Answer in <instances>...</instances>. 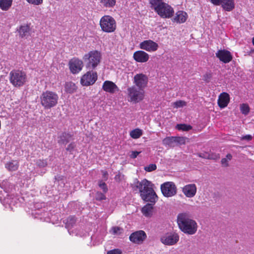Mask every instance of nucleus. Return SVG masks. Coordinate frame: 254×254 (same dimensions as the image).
I'll use <instances>...</instances> for the list:
<instances>
[{
  "label": "nucleus",
  "mask_w": 254,
  "mask_h": 254,
  "mask_svg": "<svg viewBox=\"0 0 254 254\" xmlns=\"http://www.w3.org/2000/svg\"><path fill=\"white\" fill-rule=\"evenodd\" d=\"M250 110V107L247 104H242L240 105V111L245 115H247L249 113Z\"/></svg>",
  "instance_id": "36"
},
{
  "label": "nucleus",
  "mask_w": 254,
  "mask_h": 254,
  "mask_svg": "<svg viewBox=\"0 0 254 254\" xmlns=\"http://www.w3.org/2000/svg\"><path fill=\"white\" fill-rule=\"evenodd\" d=\"M151 7L162 18H170L174 14V8L163 0H150Z\"/></svg>",
  "instance_id": "2"
},
{
  "label": "nucleus",
  "mask_w": 254,
  "mask_h": 254,
  "mask_svg": "<svg viewBox=\"0 0 254 254\" xmlns=\"http://www.w3.org/2000/svg\"><path fill=\"white\" fill-rule=\"evenodd\" d=\"M153 185L151 182L144 179L140 182L137 181L134 187L139 190L141 194V193H145L147 192V191H150V190L153 189Z\"/></svg>",
  "instance_id": "13"
},
{
  "label": "nucleus",
  "mask_w": 254,
  "mask_h": 254,
  "mask_svg": "<svg viewBox=\"0 0 254 254\" xmlns=\"http://www.w3.org/2000/svg\"><path fill=\"white\" fill-rule=\"evenodd\" d=\"M76 147V144L74 142H71L68 145L66 148V150L71 152Z\"/></svg>",
  "instance_id": "45"
},
{
  "label": "nucleus",
  "mask_w": 254,
  "mask_h": 254,
  "mask_svg": "<svg viewBox=\"0 0 254 254\" xmlns=\"http://www.w3.org/2000/svg\"><path fill=\"white\" fill-rule=\"evenodd\" d=\"M36 165L39 168H44L46 167L47 165V161L46 159H38L36 162Z\"/></svg>",
  "instance_id": "37"
},
{
  "label": "nucleus",
  "mask_w": 254,
  "mask_h": 254,
  "mask_svg": "<svg viewBox=\"0 0 254 254\" xmlns=\"http://www.w3.org/2000/svg\"><path fill=\"white\" fill-rule=\"evenodd\" d=\"M112 233L114 235L120 234L122 233L123 229L118 226H115L112 228Z\"/></svg>",
  "instance_id": "42"
},
{
  "label": "nucleus",
  "mask_w": 254,
  "mask_h": 254,
  "mask_svg": "<svg viewBox=\"0 0 254 254\" xmlns=\"http://www.w3.org/2000/svg\"><path fill=\"white\" fill-rule=\"evenodd\" d=\"M140 196L143 200L149 201L152 203H155L158 199V196L153 189L150 190V191H147V192L145 193H141Z\"/></svg>",
  "instance_id": "21"
},
{
  "label": "nucleus",
  "mask_w": 254,
  "mask_h": 254,
  "mask_svg": "<svg viewBox=\"0 0 254 254\" xmlns=\"http://www.w3.org/2000/svg\"><path fill=\"white\" fill-rule=\"evenodd\" d=\"M5 167L10 171H14L17 170L18 164L16 161L9 162L5 164Z\"/></svg>",
  "instance_id": "32"
},
{
  "label": "nucleus",
  "mask_w": 254,
  "mask_h": 254,
  "mask_svg": "<svg viewBox=\"0 0 254 254\" xmlns=\"http://www.w3.org/2000/svg\"><path fill=\"white\" fill-rule=\"evenodd\" d=\"M124 176L122 175L120 173H119L115 177V180L116 181L120 182L124 178Z\"/></svg>",
  "instance_id": "49"
},
{
  "label": "nucleus",
  "mask_w": 254,
  "mask_h": 254,
  "mask_svg": "<svg viewBox=\"0 0 254 254\" xmlns=\"http://www.w3.org/2000/svg\"><path fill=\"white\" fill-rule=\"evenodd\" d=\"M188 17V15L186 12L179 10L175 13V16L171 20L174 23L181 24L185 23Z\"/></svg>",
  "instance_id": "19"
},
{
  "label": "nucleus",
  "mask_w": 254,
  "mask_h": 254,
  "mask_svg": "<svg viewBox=\"0 0 254 254\" xmlns=\"http://www.w3.org/2000/svg\"><path fill=\"white\" fill-rule=\"evenodd\" d=\"M215 5H221L227 11H232L235 8L234 0H210Z\"/></svg>",
  "instance_id": "14"
},
{
  "label": "nucleus",
  "mask_w": 254,
  "mask_h": 254,
  "mask_svg": "<svg viewBox=\"0 0 254 254\" xmlns=\"http://www.w3.org/2000/svg\"><path fill=\"white\" fill-rule=\"evenodd\" d=\"M30 24H24L20 25L17 31L21 38H27L30 36Z\"/></svg>",
  "instance_id": "22"
},
{
  "label": "nucleus",
  "mask_w": 254,
  "mask_h": 254,
  "mask_svg": "<svg viewBox=\"0 0 254 254\" xmlns=\"http://www.w3.org/2000/svg\"><path fill=\"white\" fill-rule=\"evenodd\" d=\"M134 60L138 63H146L149 59V55L144 51H137L133 55Z\"/></svg>",
  "instance_id": "18"
},
{
  "label": "nucleus",
  "mask_w": 254,
  "mask_h": 254,
  "mask_svg": "<svg viewBox=\"0 0 254 254\" xmlns=\"http://www.w3.org/2000/svg\"><path fill=\"white\" fill-rule=\"evenodd\" d=\"M177 223L180 229L185 234L191 235L197 231L196 222L191 219L187 213H180L178 215Z\"/></svg>",
  "instance_id": "1"
},
{
  "label": "nucleus",
  "mask_w": 254,
  "mask_h": 254,
  "mask_svg": "<svg viewBox=\"0 0 254 254\" xmlns=\"http://www.w3.org/2000/svg\"><path fill=\"white\" fill-rule=\"evenodd\" d=\"M187 105V103L185 101L179 100L173 103V106L174 108H181Z\"/></svg>",
  "instance_id": "38"
},
{
  "label": "nucleus",
  "mask_w": 254,
  "mask_h": 254,
  "mask_svg": "<svg viewBox=\"0 0 254 254\" xmlns=\"http://www.w3.org/2000/svg\"><path fill=\"white\" fill-rule=\"evenodd\" d=\"M108 175V173H107V172L105 171V172H104V176H106V175Z\"/></svg>",
  "instance_id": "55"
},
{
  "label": "nucleus",
  "mask_w": 254,
  "mask_h": 254,
  "mask_svg": "<svg viewBox=\"0 0 254 254\" xmlns=\"http://www.w3.org/2000/svg\"><path fill=\"white\" fill-rule=\"evenodd\" d=\"M148 78L142 73L135 74L133 78V86L144 89L147 86Z\"/></svg>",
  "instance_id": "11"
},
{
  "label": "nucleus",
  "mask_w": 254,
  "mask_h": 254,
  "mask_svg": "<svg viewBox=\"0 0 254 254\" xmlns=\"http://www.w3.org/2000/svg\"><path fill=\"white\" fill-rule=\"evenodd\" d=\"M252 136L251 135L248 134L243 136L242 137V140H251L252 139Z\"/></svg>",
  "instance_id": "52"
},
{
  "label": "nucleus",
  "mask_w": 254,
  "mask_h": 254,
  "mask_svg": "<svg viewBox=\"0 0 254 254\" xmlns=\"http://www.w3.org/2000/svg\"><path fill=\"white\" fill-rule=\"evenodd\" d=\"M18 199L15 197H10L9 204L10 206L15 205L17 203Z\"/></svg>",
  "instance_id": "46"
},
{
  "label": "nucleus",
  "mask_w": 254,
  "mask_h": 254,
  "mask_svg": "<svg viewBox=\"0 0 254 254\" xmlns=\"http://www.w3.org/2000/svg\"><path fill=\"white\" fill-rule=\"evenodd\" d=\"M197 155L200 158L207 159L218 160L220 158V156L219 155L216 156L214 158L212 157V156H211L210 154H208L207 152L199 153L197 154Z\"/></svg>",
  "instance_id": "33"
},
{
  "label": "nucleus",
  "mask_w": 254,
  "mask_h": 254,
  "mask_svg": "<svg viewBox=\"0 0 254 254\" xmlns=\"http://www.w3.org/2000/svg\"><path fill=\"white\" fill-rule=\"evenodd\" d=\"M162 143L164 145L170 147H174L175 138L174 136L167 137L163 139Z\"/></svg>",
  "instance_id": "30"
},
{
  "label": "nucleus",
  "mask_w": 254,
  "mask_h": 254,
  "mask_svg": "<svg viewBox=\"0 0 254 254\" xmlns=\"http://www.w3.org/2000/svg\"><path fill=\"white\" fill-rule=\"evenodd\" d=\"M230 101V96L226 92L220 94L218 99V105L220 108L227 107Z\"/></svg>",
  "instance_id": "24"
},
{
  "label": "nucleus",
  "mask_w": 254,
  "mask_h": 254,
  "mask_svg": "<svg viewBox=\"0 0 254 254\" xmlns=\"http://www.w3.org/2000/svg\"><path fill=\"white\" fill-rule=\"evenodd\" d=\"M179 235L175 232L167 233L160 238L161 242L165 245L173 246L179 241Z\"/></svg>",
  "instance_id": "10"
},
{
  "label": "nucleus",
  "mask_w": 254,
  "mask_h": 254,
  "mask_svg": "<svg viewBox=\"0 0 254 254\" xmlns=\"http://www.w3.org/2000/svg\"><path fill=\"white\" fill-rule=\"evenodd\" d=\"M146 235L144 231L139 230L131 234L129 239L132 243L140 244L146 238Z\"/></svg>",
  "instance_id": "17"
},
{
  "label": "nucleus",
  "mask_w": 254,
  "mask_h": 254,
  "mask_svg": "<svg viewBox=\"0 0 254 254\" xmlns=\"http://www.w3.org/2000/svg\"><path fill=\"white\" fill-rule=\"evenodd\" d=\"M130 136L133 139H137L142 135V131L139 128H135L130 132Z\"/></svg>",
  "instance_id": "31"
},
{
  "label": "nucleus",
  "mask_w": 254,
  "mask_h": 254,
  "mask_svg": "<svg viewBox=\"0 0 254 254\" xmlns=\"http://www.w3.org/2000/svg\"><path fill=\"white\" fill-rule=\"evenodd\" d=\"M211 156H212V157H215L217 155H219V154H210Z\"/></svg>",
  "instance_id": "54"
},
{
  "label": "nucleus",
  "mask_w": 254,
  "mask_h": 254,
  "mask_svg": "<svg viewBox=\"0 0 254 254\" xmlns=\"http://www.w3.org/2000/svg\"><path fill=\"white\" fill-rule=\"evenodd\" d=\"M102 55L97 50L90 51L83 57L85 67L89 70H94L99 65Z\"/></svg>",
  "instance_id": "3"
},
{
  "label": "nucleus",
  "mask_w": 254,
  "mask_h": 254,
  "mask_svg": "<svg viewBox=\"0 0 254 254\" xmlns=\"http://www.w3.org/2000/svg\"><path fill=\"white\" fill-rule=\"evenodd\" d=\"M77 90V86L76 85L72 82H66L65 85V90L67 93H73L75 92Z\"/></svg>",
  "instance_id": "29"
},
{
  "label": "nucleus",
  "mask_w": 254,
  "mask_h": 254,
  "mask_svg": "<svg viewBox=\"0 0 254 254\" xmlns=\"http://www.w3.org/2000/svg\"><path fill=\"white\" fill-rule=\"evenodd\" d=\"M129 101L135 103H138L144 99L145 91L144 89L131 86L127 89Z\"/></svg>",
  "instance_id": "7"
},
{
  "label": "nucleus",
  "mask_w": 254,
  "mask_h": 254,
  "mask_svg": "<svg viewBox=\"0 0 254 254\" xmlns=\"http://www.w3.org/2000/svg\"><path fill=\"white\" fill-rule=\"evenodd\" d=\"M175 143L179 144H184L185 143V139L183 137H174Z\"/></svg>",
  "instance_id": "43"
},
{
  "label": "nucleus",
  "mask_w": 254,
  "mask_h": 254,
  "mask_svg": "<svg viewBox=\"0 0 254 254\" xmlns=\"http://www.w3.org/2000/svg\"><path fill=\"white\" fill-rule=\"evenodd\" d=\"M76 218L74 216H69L66 220L65 223L66 226L67 227H72L75 224Z\"/></svg>",
  "instance_id": "34"
},
{
  "label": "nucleus",
  "mask_w": 254,
  "mask_h": 254,
  "mask_svg": "<svg viewBox=\"0 0 254 254\" xmlns=\"http://www.w3.org/2000/svg\"><path fill=\"white\" fill-rule=\"evenodd\" d=\"M68 66L72 73L77 74L82 69L83 62L78 58L74 57L69 60Z\"/></svg>",
  "instance_id": "12"
},
{
  "label": "nucleus",
  "mask_w": 254,
  "mask_h": 254,
  "mask_svg": "<svg viewBox=\"0 0 254 254\" xmlns=\"http://www.w3.org/2000/svg\"><path fill=\"white\" fill-rule=\"evenodd\" d=\"M232 156L231 154H228L226 155V159H227V160H231L232 159Z\"/></svg>",
  "instance_id": "53"
},
{
  "label": "nucleus",
  "mask_w": 254,
  "mask_h": 254,
  "mask_svg": "<svg viewBox=\"0 0 254 254\" xmlns=\"http://www.w3.org/2000/svg\"><path fill=\"white\" fill-rule=\"evenodd\" d=\"M176 128L179 130L189 131L192 128V127L186 124H178L176 126Z\"/></svg>",
  "instance_id": "35"
},
{
  "label": "nucleus",
  "mask_w": 254,
  "mask_h": 254,
  "mask_svg": "<svg viewBox=\"0 0 254 254\" xmlns=\"http://www.w3.org/2000/svg\"><path fill=\"white\" fill-rule=\"evenodd\" d=\"M30 4L39 5L43 3V0H26Z\"/></svg>",
  "instance_id": "44"
},
{
  "label": "nucleus",
  "mask_w": 254,
  "mask_h": 254,
  "mask_svg": "<svg viewBox=\"0 0 254 254\" xmlns=\"http://www.w3.org/2000/svg\"><path fill=\"white\" fill-rule=\"evenodd\" d=\"M252 42H253V45H254V37L253 38V41H252Z\"/></svg>",
  "instance_id": "56"
},
{
  "label": "nucleus",
  "mask_w": 254,
  "mask_h": 254,
  "mask_svg": "<svg viewBox=\"0 0 254 254\" xmlns=\"http://www.w3.org/2000/svg\"><path fill=\"white\" fill-rule=\"evenodd\" d=\"M40 103L45 109H50L58 103L59 96L55 92L47 90L40 95Z\"/></svg>",
  "instance_id": "4"
},
{
  "label": "nucleus",
  "mask_w": 254,
  "mask_h": 254,
  "mask_svg": "<svg viewBox=\"0 0 254 254\" xmlns=\"http://www.w3.org/2000/svg\"><path fill=\"white\" fill-rule=\"evenodd\" d=\"M13 0H0V8L3 11L8 10L12 5Z\"/></svg>",
  "instance_id": "28"
},
{
  "label": "nucleus",
  "mask_w": 254,
  "mask_h": 254,
  "mask_svg": "<svg viewBox=\"0 0 254 254\" xmlns=\"http://www.w3.org/2000/svg\"><path fill=\"white\" fill-rule=\"evenodd\" d=\"M221 162L222 165H223L224 166L227 167L228 166V161L227 159L225 158H222Z\"/></svg>",
  "instance_id": "51"
},
{
  "label": "nucleus",
  "mask_w": 254,
  "mask_h": 254,
  "mask_svg": "<svg viewBox=\"0 0 254 254\" xmlns=\"http://www.w3.org/2000/svg\"><path fill=\"white\" fill-rule=\"evenodd\" d=\"M26 73L20 69H13L9 72L10 83L15 87L23 86L27 81Z\"/></svg>",
  "instance_id": "5"
},
{
  "label": "nucleus",
  "mask_w": 254,
  "mask_h": 254,
  "mask_svg": "<svg viewBox=\"0 0 254 254\" xmlns=\"http://www.w3.org/2000/svg\"><path fill=\"white\" fill-rule=\"evenodd\" d=\"M95 198L96 200L98 201H101L106 199V195L104 194V193H102L100 191H97L96 192Z\"/></svg>",
  "instance_id": "39"
},
{
  "label": "nucleus",
  "mask_w": 254,
  "mask_h": 254,
  "mask_svg": "<svg viewBox=\"0 0 254 254\" xmlns=\"http://www.w3.org/2000/svg\"><path fill=\"white\" fill-rule=\"evenodd\" d=\"M157 169V166L155 164H150L148 166L144 167V170L148 172L155 171Z\"/></svg>",
  "instance_id": "40"
},
{
  "label": "nucleus",
  "mask_w": 254,
  "mask_h": 254,
  "mask_svg": "<svg viewBox=\"0 0 254 254\" xmlns=\"http://www.w3.org/2000/svg\"><path fill=\"white\" fill-rule=\"evenodd\" d=\"M139 48L148 52H154L158 50L159 45L151 40H146L139 44Z\"/></svg>",
  "instance_id": "15"
},
{
  "label": "nucleus",
  "mask_w": 254,
  "mask_h": 254,
  "mask_svg": "<svg viewBox=\"0 0 254 254\" xmlns=\"http://www.w3.org/2000/svg\"><path fill=\"white\" fill-rule=\"evenodd\" d=\"M99 25L101 30L105 33H113L117 29L116 21L110 15L103 16L100 19Z\"/></svg>",
  "instance_id": "6"
},
{
  "label": "nucleus",
  "mask_w": 254,
  "mask_h": 254,
  "mask_svg": "<svg viewBox=\"0 0 254 254\" xmlns=\"http://www.w3.org/2000/svg\"><path fill=\"white\" fill-rule=\"evenodd\" d=\"M98 78V74L96 71L93 70H89L83 74L80 79V83L82 85L88 86L95 83Z\"/></svg>",
  "instance_id": "9"
},
{
  "label": "nucleus",
  "mask_w": 254,
  "mask_h": 254,
  "mask_svg": "<svg viewBox=\"0 0 254 254\" xmlns=\"http://www.w3.org/2000/svg\"><path fill=\"white\" fill-rule=\"evenodd\" d=\"M155 203H147L141 209L142 214L146 217H150L152 215L153 205Z\"/></svg>",
  "instance_id": "25"
},
{
  "label": "nucleus",
  "mask_w": 254,
  "mask_h": 254,
  "mask_svg": "<svg viewBox=\"0 0 254 254\" xmlns=\"http://www.w3.org/2000/svg\"><path fill=\"white\" fill-rule=\"evenodd\" d=\"M216 57L224 64L230 62L233 59L231 52L226 50H219L216 53Z\"/></svg>",
  "instance_id": "16"
},
{
  "label": "nucleus",
  "mask_w": 254,
  "mask_h": 254,
  "mask_svg": "<svg viewBox=\"0 0 254 254\" xmlns=\"http://www.w3.org/2000/svg\"><path fill=\"white\" fill-rule=\"evenodd\" d=\"M99 186L103 190L104 193H106L108 191V189L106 184L102 180L99 181Z\"/></svg>",
  "instance_id": "41"
},
{
  "label": "nucleus",
  "mask_w": 254,
  "mask_h": 254,
  "mask_svg": "<svg viewBox=\"0 0 254 254\" xmlns=\"http://www.w3.org/2000/svg\"><path fill=\"white\" fill-rule=\"evenodd\" d=\"M104 91L110 93H114L118 91L119 88L115 83L111 81L106 80L104 82L102 85Z\"/></svg>",
  "instance_id": "23"
},
{
  "label": "nucleus",
  "mask_w": 254,
  "mask_h": 254,
  "mask_svg": "<svg viewBox=\"0 0 254 254\" xmlns=\"http://www.w3.org/2000/svg\"><path fill=\"white\" fill-rule=\"evenodd\" d=\"M141 153L140 151H133L131 152L130 155V157L132 159H134Z\"/></svg>",
  "instance_id": "50"
},
{
  "label": "nucleus",
  "mask_w": 254,
  "mask_h": 254,
  "mask_svg": "<svg viewBox=\"0 0 254 254\" xmlns=\"http://www.w3.org/2000/svg\"><path fill=\"white\" fill-rule=\"evenodd\" d=\"M72 135L70 133L65 132H63L59 136L58 143L60 144H65L70 141Z\"/></svg>",
  "instance_id": "26"
},
{
  "label": "nucleus",
  "mask_w": 254,
  "mask_h": 254,
  "mask_svg": "<svg viewBox=\"0 0 254 254\" xmlns=\"http://www.w3.org/2000/svg\"><path fill=\"white\" fill-rule=\"evenodd\" d=\"M160 189L162 194L166 197H170L175 195L177 188L173 182H166L161 185Z\"/></svg>",
  "instance_id": "8"
},
{
  "label": "nucleus",
  "mask_w": 254,
  "mask_h": 254,
  "mask_svg": "<svg viewBox=\"0 0 254 254\" xmlns=\"http://www.w3.org/2000/svg\"><path fill=\"white\" fill-rule=\"evenodd\" d=\"M100 5L106 8H113L116 4V0H99Z\"/></svg>",
  "instance_id": "27"
},
{
  "label": "nucleus",
  "mask_w": 254,
  "mask_h": 254,
  "mask_svg": "<svg viewBox=\"0 0 254 254\" xmlns=\"http://www.w3.org/2000/svg\"><path fill=\"white\" fill-rule=\"evenodd\" d=\"M107 254H122V251L118 249H115L108 251Z\"/></svg>",
  "instance_id": "48"
},
{
  "label": "nucleus",
  "mask_w": 254,
  "mask_h": 254,
  "mask_svg": "<svg viewBox=\"0 0 254 254\" xmlns=\"http://www.w3.org/2000/svg\"><path fill=\"white\" fill-rule=\"evenodd\" d=\"M196 187L195 184H189L185 186L182 189L183 192L188 197H193L196 192Z\"/></svg>",
  "instance_id": "20"
},
{
  "label": "nucleus",
  "mask_w": 254,
  "mask_h": 254,
  "mask_svg": "<svg viewBox=\"0 0 254 254\" xmlns=\"http://www.w3.org/2000/svg\"><path fill=\"white\" fill-rule=\"evenodd\" d=\"M211 77H212L211 73H209V72H207V73H206L203 75V79L206 82H209V80H210V79L211 78Z\"/></svg>",
  "instance_id": "47"
}]
</instances>
